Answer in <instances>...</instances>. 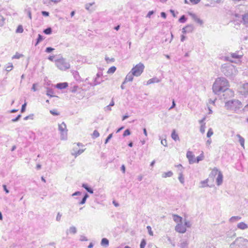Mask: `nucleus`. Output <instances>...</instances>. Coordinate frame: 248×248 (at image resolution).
Returning <instances> with one entry per match:
<instances>
[{
  "label": "nucleus",
  "instance_id": "obj_55",
  "mask_svg": "<svg viewBox=\"0 0 248 248\" xmlns=\"http://www.w3.org/2000/svg\"><path fill=\"white\" fill-rule=\"evenodd\" d=\"M161 143L164 146H167V141L166 139L162 140L161 141Z\"/></svg>",
  "mask_w": 248,
  "mask_h": 248
},
{
  "label": "nucleus",
  "instance_id": "obj_39",
  "mask_svg": "<svg viewBox=\"0 0 248 248\" xmlns=\"http://www.w3.org/2000/svg\"><path fill=\"white\" fill-rule=\"evenodd\" d=\"M23 28L22 25H19L16 30V32L22 33L23 32Z\"/></svg>",
  "mask_w": 248,
  "mask_h": 248
},
{
  "label": "nucleus",
  "instance_id": "obj_49",
  "mask_svg": "<svg viewBox=\"0 0 248 248\" xmlns=\"http://www.w3.org/2000/svg\"><path fill=\"white\" fill-rule=\"evenodd\" d=\"M50 113L54 116H57L59 114V113L57 112V111L56 109L50 110Z\"/></svg>",
  "mask_w": 248,
  "mask_h": 248
},
{
  "label": "nucleus",
  "instance_id": "obj_11",
  "mask_svg": "<svg viewBox=\"0 0 248 248\" xmlns=\"http://www.w3.org/2000/svg\"><path fill=\"white\" fill-rule=\"evenodd\" d=\"M186 157L188 159L189 164H192L194 163H196V159L195 158V155H193V153L191 151H188L187 152Z\"/></svg>",
  "mask_w": 248,
  "mask_h": 248
},
{
  "label": "nucleus",
  "instance_id": "obj_34",
  "mask_svg": "<svg viewBox=\"0 0 248 248\" xmlns=\"http://www.w3.org/2000/svg\"><path fill=\"white\" fill-rule=\"evenodd\" d=\"M116 70V68L115 66H113L110 67L108 70L107 73L108 74H113L114 73Z\"/></svg>",
  "mask_w": 248,
  "mask_h": 248
},
{
  "label": "nucleus",
  "instance_id": "obj_2",
  "mask_svg": "<svg viewBox=\"0 0 248 248\" xmlns=\"http://www.w3.org/2000/svg\"><path fill=\"white\" fill-rule=\"evenodd\" d=\"M225 108L233 112L239 113L243 107L240 101L237 99H232L227 101L225 104Z\"/></svg>",
  "mask_w": 248,
  "mask_h": 248
},
{
  "label": "nucleus",
  "instance_id": "obj_61",
  "mask_svg": "<svg viewBox=\"0 0 248 248\" xmlns=\"http://www.w3.org/2000/svg\"><path fill=\"white\" fill-rule=\"evenodd\" d=\"M186 227H190L191 226V224L189 221L185 220V224L184 225Z\"/></svg>",
  "mask_w": 248,
  "mask_h": 248
},
{
  "label": "nucleus",
  "instance_id": "obj_31",
  "mask_svg": "<svg viewBox=\"0 0 248 248\" xmlns=\"http://www.w3.org/2000/svg\"><path fill=\"white\" fill-rule=\"evenodd\" d=\"M178 179L180 181L181 183H182V184H183L184 183L185 180H184V178L183 175V172L182 170L181 172H180L179 173Z\"/></svg>",
  "mask_w": 248,
  "mask_h": 248
},
{
  "label": "nucleus",
  "instance_id": "obj_16",
  "mask_svg": "<svg viewBox=\"0 0 248 248\" xmlns=\"http://www.w3.org/2000/svg\"><path fill=\"white\" fill-rule=\"evenodd\" d=\"M237 227L240 230H245L248 228V225L244 222H241L237 224Z\"/></svg>",
  "mask_w": 248,
  "mask_h": 248
},
{
  "label": "nucleus",
  "instance_id": "obj_37",
  "mask_svg": "<svg viewBox=\"0 0 248 248\" xmlns=\"http://www.w3.org/2000/svg\"><path fill=\"white\" fill-rule=\"evenodd\" d=\"M205 128H206L205 123H203V124H202L201 125V127H200V132L202 134H203L205 132Z\"/></svg>",
  "mask_w": 248,
  "mask_h": 248
},
{
  "label": "nucleus",
  "instance_id": "obj_15",
  "mask_svg": "<svg viewBox=\"0 0 248 248\" xmlns=\"http://www.w3.org/2000/svg\"><path fill=\"white\" fill-rule=\"evenodd\" d=\"M223 182V174L221 172H219V173L216 179V183L217 186H220Z\"/></svg>",
  "mask_w": 248,
  "mask_h": 248
},
{
  "label": "nucleus",
  "instance_id": "obj_14",
  "mask_svg": "<svg viewBox=\"0 0 248 248\" xmlns=\"http://www.w3.org/2000/svg\"><path fill=\"white\" fill-rule=\"evenodd\" d=\"M133 76H134V75H133V72L130 71V72L126 75L123 84H124L128 81H132L133 79Z\"/></svg>",
  "mask_w": 248,
  "mask_h": 248
},
{
  "label": "nucleus",
  "instance_id": "obj_57",
  "mask_svg": "<svg viewBox=\"0 0 248 248\" xmlns=\"http://www.w3.org/2000/svg\"><path fill=\"white\" fill-rule=\"evenodd\" d=\"M26 103H25L24 104L22 105V107H21V113H23L25 111V109H26Z\"/></svg>",
  "mask_w": 248,
  "mask_h": 248
},
{
  "label": "nucleus",
  "instance_id": "obj_52",
  "mask_svg": "<svg viewBox=\"0 0 248 248\" xmlns=\"http://www.w3.org/2000/svg\"><path fill=\"white\" fill-rule=\"evenodd\" d=\"M112 137V134L111 133L108 136L107 138L105 140V143L107 144L108 142V141L111 139Z\"/></svg>",
  "mask_w": 248,
  "mask_h": 248
},
{
  "label": "nucleus",
  "instance_id": "obj_45",
  "mask_svg": "<svg viewBox=\"0 0 248 248\" xmlns=\"http://www.w3.org/2000/svg\"><path fill=\"white\" fill-rule=\"evenodd\" d=\"M5 23V18L2 16H0V27H2L4 25Z\"/></svg>",
  "mask_w": 248,
  "mask_h": 248
},
{
  "label": "nucleus",
  "instance_id": "obj_7",
  "mask_svg": "<svg viewBox=\"0 0 248 248\" xmlns=\"http://www.w3.org/2000/svg\"><path fill=\"white\" fill-rule=\"evenodd\" d=\"M233 19L237 23H243L244 25L248 27V13L245 14L242 16L239 14H235L234 15Z\"/></svg>",
  "mask_w": 248,
  "mask_h": 248
},
{
  "label": "nucleus",
  "instance_id": "obj_5",
  "mask_svg": "<svg viewBox=\"0 0 248 248\" xmlns=\"http://www.w3.org/2000/svg\"><path fill=\"white\" fill-rule=\"evenodd\" d=\"M243 56V54L242 52L236 51L234 53H232L231 57L229 56L225 57L224 60L231 62L238 63L241 62V59Z\"/></svg>",
  "mask_w": 248,
  "mask_h": 248
},
{
  "label": "nucleus",
  "instance_id": "obj_22",
  "mask_svg": "<svg viewBox=\"0 0 248 248\" xmlns=\"http://www.w3.org/2000/svg\"><path fill=\"white\" fill-rule=\"evenodd\" d=\"M160 80L157 78H153L149 79L147 82V85H149L154 83H158Z\"/></svg>",
  "mask_w": 248,
  "mask_h": 248
},
{
  "label": "nucleus",
  "instance_id": "obj_53",
  "mask_svg": "<svg viewBox=\"0 0 248 248\" xmlns=\"http://www.w3.org/2000/svg\"><path fill=\"white\" fill-rule=\"evenodd\" d=\"M54 49L51 47H47L46 48L45 51L47 53H50L52 52Z\"/></svg>",
  "mask_w": 248,
  "mask_h": 248
},
{
  "label": "nucleus",
  "instance_id": "obj_24",
  "mask_svg": "<svg viewBox=\"0 0 248 248\" xmlns=\"http://www.w3.org/2000/svg\"><path fill=\"white\" fill-rule=\"evenodd\" d=\"M101 245L104 247H108L109 245V241L106 238H103L101 242Z\"/></svg>",
  "mask_w": 248,
  "mask_h": 248
},
{
  "label": "nucleus",
  "instance_id": "obj_63",
  "mask_svg": "<svg viewBox=\"0 0 248 248\" xmlns=\"http://www.w3.org/2000/svg\"><path fill=\"white\" fill-rule=\"evenodd\" d=\"M175 167H177L180 170V172H181V170L183 171L184 168H183V166H182V165L179 164V165H176Z\"/></svg>",
  "mask_w": 248,
  "mask_h": 248
},
{
  "label": "nucleus",
  "instance_id": "obj_29",
  "mask_svg": "<svg viewBox=\"0 0 248 248\" xmlns=\"http://www.w3.org/2000/svg\"><path fill=\"white\" fill-rule=\"evenodd\" d=\"M89 197V195L87 193H85L84 197L82 199L81 201L79 202V204H83L86 202L87 199Z\"/></svg>",
  "mask_w": 248,
  "mask_h": 248
},
{
  "label": "nucleus",
  "instance_id": "obj_43",
  "mask_svg": "<svg viewBox=\"0 0 248 248\" xmlns=\"http://www.w3.org/2000/svg\"><path fill=\"white\" fill-rule=\"evenodd\" d=\"M44 32L46 34H50L52 32V29L51 28H47L44 30Z\"/></svg>",
  "mask_w": 248,
  "mask_h": 248
},
{
  "label": "nucleus",
  "instance_id": "obj_35",
  "mask_svg": "<svg viewBox=\"0 0 248 248\" xmlns=\"http://www.w3.org/2000/svg\"><path fill=\"white\" fill-rule=\"evenodd\" d=\"M44 39L43 37L40 34L38 35V38L36 40V42L35 44V46H36L41 41H42Z\"/></svg>",
  "mask_w": 248,
  "mask_h": 248
},
{
  "label": "nucleus",
  "instance_id": "obj_1",
  "mask_svg": "<svg viewBox=\"0 0 248 248\" xmlns=\"http://www.w3.org/2000/svg\"><path fill=\"white\" fill-rule=\"evenodd\" d=\"M229 83L228 80L224 78H218L216 79L213 84L212 89L213 92L217 94H219L221 92H226L227 93H230L231 95L233 92L231 90L228 89Z\"/></svg>",
  "mask_w": 248,
  "mask_h": 248
},
{
  "label": "nucleus",
  "instance_id": "obj_60",
  "mask_svg": "<svg viewBox=\"0 0 248 248\" xmlns=\"http://www.w3.org/2000/svg\"><path fill=\"white\" fill-rule=\"evenodd\" d=\"M61 217H62V215L60 213H58L57 214V215L56 217V220L58 221H60L61 219Z\"/></svg>",
  "mask_w": 248,
  "mask_h": 248
},
{
  "label": "nucleus",
  "instance_id": "obj_28",
  "mask_svg": "<svg viewBox=\"0 0 248 248\" xmlns=\"http://www.w3.org/2000/svg\"><path fill=\"white\" fill-rule=\"evenodd\" d=\"M173 175V173L171 171H169L167 172H164L162 174L163 178H167L171 177Z\"/></svg>",
  "mask_w": 248,
  "mask_h": 248
},
{
  "label": "nucleus",
  "instance_id": "obj_38",
  "mask_svg": "<svg viewBox=\"0 0 248 248\" xmlns=\"http://www.w3.org/2000/svg\"><path fill=\"white\" fill-rule=\"evenodd\" d=\"M186 19H186V16L185 15H183L179 19V21L180 23H184L186 22Z\"/></svg>",
  "mask_w": 248,
  "mask_h": 248
},
{
  "label": "nucleus",
  "instance_id": "obj_48",
  "mask_svg": "<svg viewBox=\"0 0 248 248\" xmlns=\"http://www.w3.org/2000/svg\"><path fill=\"white\" fill-rule=\"evenodd\" d=\"M131 134V132H130V131L129 130V129H126L124 132V134H123V136L124 137H126L127 136H128V135H130Z\"/></svg>",
  "mask_w": 248,
  "mask_h": 248
},
{
  "label": "nucleus",
  "instance_id": "obj_51",
  "mask_svg": "<svg viewBox=\"0 0 248 248\" xmlns=\"http://www.w3.org/2000/svg\"><path fill=\"white\" fill-rule=\"evenodd\" d=\"M147 229L148 230V233L150 234V235L153 236V232L152 231V228H151V226H148L147 227Z\"/></svg>",
  "mask_w": 248,
  "mask_h": 248
},
{
  "label": "nucleus",
  "instance_id": "obj_64",
  "mask_svg": "<svg viewBox=\"0 0 248 248\" xmlns=\"http://www.w3.org/2000/svg\"><path fill=\"white\" fill-rule=\"evenodd\" d=\"M211 142H212L211 139H208L206 141V146L209 147L210 146V145L211 144Z\"/></svg>",
  "mask_w": 248,
  "mask_h": 248
},
{
  "label": "nucleus",
  "instance_id": "obj_62",
  "mask_svg": "<svg viewBox=\"0 0 248 248\" xmlns=\"http://www.w3.org/2000/svg\"><path fill=\"white\" fill-rule=\"evenodd\" d=\"M104 110L105 111H111V107L109 106V105L106 106V107L104 108Z\"/></svg>",
  "mask_w": 248,
  "mask_h": 248
},
{
  "label": "nucleus",
  "instance_id": "obj_54",
  "mask_svg": "<svg viewBox=\"0 0 248 248\" xmlns=\"http://www.w3.org/2000/svg\"><path fill=\"white\" fill-rule=\"evenodd\" d=\"M201 0H189L192 4H197L201 1Z\"/></svg>",
  "mask_w": 248,
  "mask_h": 248
},
{
  "label": "nucleus",
  "instance_id": "obj_4",
  "mask_svg": "<svg viewBox=\"0 0 248 248\" xmlns=\"http://www.w3.org/2000/svg\"><path fill=\"white\" fill-rule=\"evenodd\" d=\"M230 248H248V240L242 237H238L230 245Z\"/></svg>",
  "mask_w": 248,
  "mask_h": 248
},
{
  "label": "nucleus",
  "instance_id": "obj_6",
  "mask_svg": "<svg viewBox=\"0 0 248 248\" xmlns=\"http://www.w3.org/2000/svg\"><path fill=\"white\" fill-rule=\"evenodd\" d=\"M55 63L57 67L62 71L66 70L70 67L69 63L63 58L56 60Z\"/></svg>",
  "mask_w": 248,
  "mask_h": 248
},
{
  "label": "nucleus",
  "instance_id": "obj_3",
  "mask_svg": "<svg viewBox=\"0 0 248 248\" xmlns=\"http://www.w3.org/2000/svg\"><path fill=\"white\" fill-rule=\"evenodd\" d=\"M221 72L227 77H232L237 74L235 67L231 63H225L222 65Z\"/></svg>",
  "mask_w": 248,
  "mask_h": 248
},
{
  "label": "nucleus",
  "instance_id": "obj_47",
  "mask_svg": "<svg viewBox=\"0 0 248 248\" xmlns=\"http://www.w3.org/2000/svg\"><path fill=\"white\" fill-rule=\"evenodd\" d=\"M93 138H96L98 137L99 136V132L96 130H94L93 134Z\"/></svg>",
  "mask_w": 248,
  "mask_h": 248
},
{
  "label": "nucleus",
  "instance_id": "obj_27",
  "mask_svg": "<svg viewBox=\"0 0 248 248\" xmlns=\"http://www.w3.org/2000/svg\"><path fill=\"white\" fill-rule=\"evenodd\" d=\"M103 80L102 79L100 80L99 78H95L94 79V81L92 84L93 86H96L97 85L101 83Z\"/></svg>",
  "mask_w": 248,
  "mask_h": 248
},
{
  "label": "nucleus",
  "instance_id": "obj_58",
  "mask_svg": "<svg viewBox=\"0 0 248 248\" xmlns=\"http://www.w3.org/2000/svg\"><path fill=\"white\" fill-rule=\"evenodd\" d=\"M82 194V192L80 191H76L75 193H73L72 196H80Z\"/></svg>",
  "mask_w": 248,
  "mask_h": 248
},
{
  "label": "nucleus",
  "instance_id": "obj_26",
  "mask_svg": "<svg viewBox=\"0 0 248 248\" xmlns=\"http://www.w3.org/2000/svg\"><path fill=\"white\" fill-rule=\"evenodd\" d=\"M54 94V91L52 89L50 88L47 89L46 95L50 96V97H52L55 96Z\"/></svg>",
  "mask_w": 248,
  "mask_h": 248
},
{
  "label": "nucleus",
  "instance_id": "obj_30",
  "mask_svg": "<svg viewBox=\"0 0 248 248\" xmlns=\"http://www.w3.org/2000/svg\"><path fill=\"white\" fill-rule=\"evenodd\" d=\"M173 220L176 222H182V218L181 217H180L179 216L176 215H173Z\"/></svg>",
  "mask_w": 248,
  "mask_h": 248
},
{
  "label": "nucleus",
  "instance_id": "obj_40",
  "mask_svg": "<svg viewBox=\"0 0 248 248\" xmlns=\"http://www.w3.org/2000/svg\"><path fill=\"white\" fill-rule=\"evenodd\" d=\"M219 172H221L220 171H219L217 168H214L212 171V175H216L217 174H218L219 173Z\"/></svg>",
  "mask_w": 248,
  "mask_h": 248
},
{
  "label": "nucleus",
  "instance_id": "obj_19",
  "mask_svg": "<svg viewBox=\"0 0 248 248\" xmlns=\"http://www.w3.org/2000/svg\"><path fill=\"white\" fill-rule=\"evenodd\" d=\"M68 86L67 82L59 83L56 84V87L59 89H63Z\"/></svg>",
  "mask_w": 248,
  "mask_h": 248
},
{
  "label": "nucleus",
  "instance_id": "obj_36",
  "mask_svg": "<svg viewBox=\"0 0 248 248\" xmlns=\"http://www.w3.org/2000/svg\"><path fill=\"white\" fill-rule=\"evenodd\" d=\"M204 155L203 153H202L199 156H198L196 159V162L198 163L199 161H202L203 159Z\"/></svg>",
  "mask_w": 248,
  "mask_h": 248
},
{
  "label": "nucleus",
  "instance_id": "obj_13",
  "mask_svg": "<svg viewBox=\"0 0 248 248\" xmlns=\"http://www.w3.org/2000/svg\"><path fill=\"white\" fill-rule=\"evenodd\" d=\"M194 30V26L192 24L188 25L182 29V32L184 33L191 32Z\"/></svg>",
  "mask_w": 248,
  "mask_h": 248
},
{
  "label": "nucleus",
  "instance_id": "obj_9",
  "mask_svg": "<svg viewBox=\"0 0 248 248\" xmlns=\"http://www.w3.org/2000/svg\"><path fill=\"white\" fill-rule=\"evenodd\" d=\"M144 69V66L143 64L140 62L136 65L131 71L133 72V74L134 75V76L139 77L142 74Z\"/></svg>",
  "mask_w": 248,
  "mask_h": 248
},
{
  "label": "nucleus",
  "instance_id": "obj_50",
  "mask_svg": "<svg viewBox=\"0 0 248 248\" xmlns=\"http://www.w3.org/2000/svg\"><path fill=\"white\" fill-rule=\"evenodd\" d=\"M207 182H208V179H206V180H205L204 181H201V183L202 185V187H205V186H208V185L207 184Z\"/></svg>",
  "mask_w": 248,
  "mask_h": 248
},
{
  "label": "nucleus",
  "instance_id": "obj_44",
  "mask_svg": "<svg viewBox=\"0 0 248 248\" xmlns=\"http://www.w3.org/2000/svg\"><path fill=\"white\" fill-rule=\"evenodd\" d=\"M146 245V242L145 239H142L140 244V248H144L145 246Z\"/></svg>",
  "mask_w": 248,
  "mask_h": 248
},
{
  "label": "nucleus",
  "instance_id": "obj_18",
  "mask_svg": "<svg viewBox=\"0 0 248 248\" xmlns=\"http://www.w3.org/2000/svg\"><path fill=\"white\" fill-rule=\"evenodd\" d=\"M171 138L175 141L179 140L180 139L178 135L176 133L175 129H173L171 134Z\"/></svg>",
  "mask_w": 248,
  "mask_h": 248
},
{
  "label": "nucleus",
  "instance_id": "obj_25",
  "mask_svg": "<svg viewBox=\"0 0 248 248\" xmlns=\"http://www.w3.org/2000/svg\"><path fill=\"white\" fill-rule=\"evenodd\" d=\"M236 136L239 139V141L240 145L242 147L244 148L245 139L239 134H237Z\"/></svg>",
  "mask_w": 248,
  "mask_h": 248
},
{
  "label": "nucleus",
  "instance_id": "obj_32",
  "mask_svg": "<svg viewBox=\"0 0 248 248\" xmlns=\"http://www.w3.org/2000/svg\"><path fill=\"white\" fill-rule=\"evenodd\" d=\"M13 68V65L12 63L9 62L6 64L5 70L7 72H9L12 70Z\"/></svg>",
  "mask_w": 248,
  "mask_h": 248
},
{
  "label": "nucleus",
  "instance_id": "obj_23",
  "mask_svg": "<svg viewBox=\"0 0 248 248\" xmlns=\"http://www.w3.org/2000/svg\"><path fill=\"white\" fill-rule=\"evenodd\" d=\"M193 19L198 23H199L200 25H202L203 24V21L202 20L198 18L196 15L195 14H191V15Z\"/></svg>",
  "mask_w": 248,
  "mask_h": 248
},
{
  "label": "nucleus",
  "instance_id": "obj_46",
  "mask_svg": "<svg viewBox=\"0 0 248 248\" xmlns=\"http://www.w3.org/2000/svg\"><path fill=\"white\" fill-rule=\"evenodd\" d=\"M213 135V131L212 128H209L207 133V137L208 138H210L211 136Z\"/></svg>",
  "mask_w": 248,
  "mask_h": 248
},
{
  "label": "nucleus",
  "instance_id": "obj_42",
  "mask_svg": "<svg viewBox=\"0 0 248 248\" xmlns=\"http://www.w3.org/2000/svg\"><path fill=\"white\" fill-rule=\"evenodd\" d=\"M23 56L22 54L16 53V54L12 57L13 59H18Z\"/></svg>",
  "mask_w": 248,
  "mask_h": 248
},
{
  "label": "nucleus",
  "instance_id": "obj_41",
  "mask_svg": "<svg viewBox=\"0 0 248 248\" xmlns=\"http://www.w3.org/2000/svg\"><path fill=\"white\" fill-rule=\"evenodd\" d=\"M181 248H188V243L186 241H184L180 244Z\"/></svg>",
  "mask_w": 248,
  "mask_h": 248
},
{
  "label": "nucleus",
  "instance_id": "obj_8",
  "mask_svg": "<svg viewBox=\"0 0 248 248\" xmlns=\"http://www.w3.org/2000/svg\"><path fill=\"white\" fill-rule=\"evenodd\" d=\"M58 130L60 131L61 139L66 140L67 138V129L66 125L64 122H62L58 125Z\"/></svg>",
  "mask_w": 248,
  "mask_h": 248
},
{
  "label": "nucleus",
  "instance_id": "obj_20",
  "mask_svg": "<svg viewBox=\"0 0 248 248\" xmlns=\"http://www.w3.org/2000/svg\"><path fill=\"white\" fill-rule=\"evenodd\" d=\"M82 187L85 188L89 193L93 194V189L89 187L87 184H82Z\"/></svg>",
  "mask_w": 248,
  "mask_h": 248
},
{
  "label": "nucleus",
  "instance_id": "obj_59",
  "mask_svg": "<svg viewBox=\"0 0 248 248\" xmlns=\"http://www.w3.org/2000/svg\"><path fill=\"white\" fill-rule=\"evenodd\" d=\"M80 240L81 241H86L88 240L87 237L84 235H81L80 236Z\"/></svg>",
  "mask_w": 248,
  "mask_h": 248
},
{
  "label": "nucleus",
  "instance_id": "obj_21",
  "mask_svg": "<svg viewBox=\"0 0 248 248\" xmlns=\"http://www.w3.org/2000/svg\"><path fill=\"white\" fill-rule=\"evenodd\" d=\"M85 149H79L77 151L73 150V152L72 153V155H74L75 157H77L78 155H81L82 153L84 152Z\"/></svg>",
  "mask_w": 248,
  "mask_h": 248
},
{
  "label": "nucleus",
  "instance_id": "obj_56",
  "mask_svg": "<svg viewBox=\"0 0 248 248\" xmlns=\"http://www.w3.org/2000/svg\"><path fill=\"white\" fill-rule=\"evenodd\" d=\"M21 116V115L20 114H19L18 115H17V116L14 119H13L12 120V121L13 122H15L18 121L19 120V119L20 118Z\"/></svg>",
  "mask_w": 248,
  "mask_h": 248
},
{
  "label": "nucleus",
  "instance_id": "obj_33",
  "mask_svg": "<svg viewBox=\"0 0 248 248\" xmlns=\"http://www.w3.org/2000/svg\"><path fill=\"white\" fill-rule=\"evenodd\" d=\"M77 229L74 226H71L69 228L68 232L71 233L75 234L77 232Z\"/></svg>",
  "mask_w": 248,
  "mask_h": 248
},
{
  "label": "nucleus",
  "instance_id": "obj_17",
  "mask_svg": "<svg viewBox=\"0 0 248 248\" xmlns=\"http://www.w3.org/2000/svg\"><path fill=\"white\" fill-rule=\"evenodd\" d=\"M241 219V217L240 216H233L229 220V221L231 223L236 222Z\"/></svg>",
  "mask_w": 248,
  "mask_h": 248
},
{
  "label": "nucleus",
  "instance_id": "obj_12",
  "mask_svg": "<svg viewBox=\"0 0 248 248\" xmlns=\"http://www.w3.org/2000/svg\"><path fill=\"white\" fill-rule=\"evenodd\" d=\"M175 230L180 233H185L186 231V229L182 223H178L175 227Z\"/></svg>",
  "mask_w": 248,
  "mask_h": 248
},
{
  "label": "nucleus",
  "instance_id": "obj_10",
  "mask_svg": "<svg viewBox=\"0 0 248 248\" xmlns=\"http://www.w3.org/2000/svg\"><path fill=\"white\" fill-rule=\"evenodd\" d=\"M239 93L245 97L248 96V83L243 84L239 88Z\"/></svg>",
  "mask_w": 248,
  "mask_h": 248
}]
</instances>
